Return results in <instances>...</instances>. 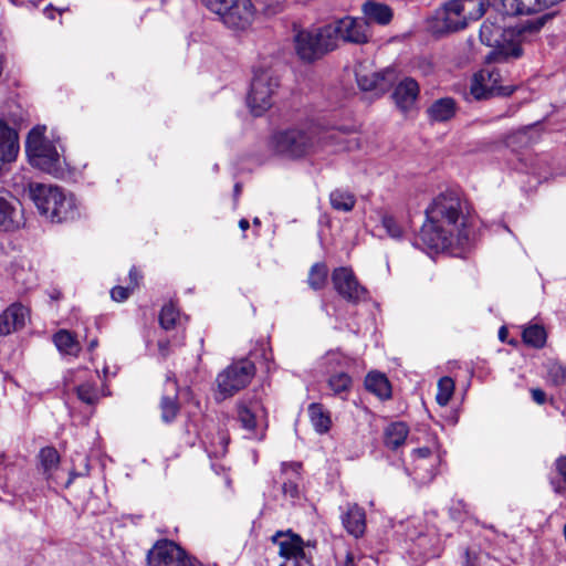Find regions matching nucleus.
<instances>
[{
  "instance_id": "f257e3e1",
  "label": "nucleus",
  "mask_w": 566,
  "mask_h": 566,
  "mask_svg": "<svg viewBox=\"0 0 566 566\" xmlns=\"http://www.w3.org/2000/svg\"><path fill=\"white\" fill-rule=\"evenodd\" d=\"M469 205L457 191L439 193L426 209L419 240L431 250H446L468 240Z\"/></svg>"
},
{
  "instance_id": "f03ea898",
  "label": "nucleus",
  "mask_w": 566,
  "mask_h": 566,
  "mask_svg": "<svg viewBox=\"0 0 566 566\" xmlns=\"http://www.w3.org/2000/svg\"><path fill=\"white\" fill-rule=\"evenodd\" d=\"M544 25V19L537 18L514 28L507 29L489 19L480 28V40L483 44L499 50L504 57H520L522 55L521 41L527 35L537 33Z\"/></svg>"
},
{
  "instance_id": "7ed1b4c3",
  "label": "nucleus",
  "mask_w": 566,
  "mask_h": 566,
  "mask_svg": "<svg viewBox=\"0 0 566 566\" xmlns=\"http://www.w3.org/2000/svg\"><path fill=\"white\" fill-rule=\"evenodd\" d=\"M30 198L39 212L53 222H62L76 216V200L53 185L33 182L29 185Z\"/></svg>"
},
{
  "instance_id": "20e7f679",
  "label": "nucleus",
  "mask_w": 566,
  "mask_h": 566,
  "mask_svg": "<svg viewBox=\"0 0 566 566\" xmlns=\"http://www.w3.org/2000/svg\"><path fill=\"white\" fill-rule=\"evenodd\" d=\"M45 126H36L30 130L25 140V151L32 166L51 175L61 168L60 155L52 142L45 138Z\"/></svg>"
},
{
  "instance_id": "39448f33",
  "label": "nucleus",
  "mask_w": 566,
  "mask_h": 566,
  "mask_svg": "<svg viewBox=\"0 0 566 566\" xmlns=\"http://www.w3.org/2000/svg\"><path fill=\"white\" fill-rule=\"evenodd\" d=\"M201 2L232 30H247L255 19L256 9L251 0H201Z\"/></svg>"
},
{
  "instance_id": "423d86ee",
  "label": "nucleus",
  "mask_w": 566,
  "mask_h": 566,
  "mask_svg": "<svg viewBox=\"0 0 566 566\" xmlns=\"http://www.w3.org/2000/svg\"><path fill=\"white\" fill-rule=\"evenodd\" d=\"M280 82L272 69L258 67L254 70L248 105L255 116L263 115L274 103Z\"/></svg>"
},
{
  "instance_id": "0eeeda50",
  "label": "nucleus",
  "mask_w": 566,
  "mask_h": 566,
  "mask_svg": "<svg viewBox=\"0 0 566 566\" xmlns=\"http://www.w3.org/2000/svg\"><path fill=\"white\" fill-rule=\"evenodd\" d=\"M326 38L334 42L336 49L339 41L353 44L368 43L371 38V30L368 22L363 18L344 17L334 23L326 25Z\"/></svg>"
},
{
  "instance_id": "6e6552de",
  "label": "nucleus",
  "mask_w": 566,
  "mask_h": 566,
  "mask_svg": "<svg viewBox=\"0 0 566 566\" xmlns=\"http://www.w3.org/2000/svg\"><path fill=\"white\" fill-rule=\"evenodd\" d=\"M327 28L301 30L294 36V50L304 62H314L326 53L335 50L334 42L326 38Z\"/></svg>"
},
{
  "instance_id": "1a4fd4ad",
  "label": "nucleus",
  "mask_w": 566,
  "mask_h": 566,
  "mask_svg": "<svg viewBox=\"0 0 566 566\" xmlns=\"http://www.w3.org/2000/svg\"><path fill=\"white\" fill-rule=\"evenodd\" d=\"M237 422L244 438L262 440L268 428L266 411L259 401H241L237 406Z\"/></svg>"
},
{
  "instance_id": "9d476101",
  "label": "nucleus",
  "mask_w": 566,
  "mask_h": 566,
  "mask_svg": "<svg viewBox=\"0 0 566 566\" xmlns=\"http://www.w3.org/2000/svg\"><path fill=\"white\" fill-rule=\"evenodd\" d=\"M271 147L277 154L296 158L308 154L314 148L313 136L301 129H287L275 133Z\"/></svg>"
},
{
  "instance_id": "9b49d317",
  "label": "nucleus",
  "mask_w": 566,
  "mask_h": 566,
  "mask_svg": "<svg viewBox=\"0 0 566 566\" xmlns=\"http://www.w3.org/2000/svg\"><path fill=\"white\" fill-rule=\"evenodd\" d=\"M255 374L254 364L242 359L228 366L217 377L219 392L223 398L231 397L247 387Z\"/></svg>"
},
{
  "instance_id": "f8f14e48",
  "label": "nucleus",
  "mask_w": 566,
  "mask_h": 566,
  "mask_svg": "<svg viewBox=\"0 0 566 566\" xmlns=\"http://www.w3.org/2000/svg\"><path fill=\"white\" fill-rule=\"evenodd\" d=\"M503 77L497 69H483L473 77L471 93L478 99L488 98L494 95H511L515 86L502 85Z\"/></svg>"
},
{
  "instance_id": "ddd939ff",
  "label": "nucleus",
  "mask_w": 566,
  "mask_h": 566,
  "mask_svg": "<svg viewBox=\"0 0 566 566\" xmlns=\"http://www.w3.org/2000/svg\"><path fill=\"white\" fill-rule=\"evenodd\" d=\"M189 555L175 542L158 541L147 554L148 566H185Z\"/></svg>"
},
{
  "instance_id": "4468645a",
  "label": "nucleus",
  "mask_w": 566,
  "mask_h": 566,
  "mask_svg": "<svg viewBox=\"0 0 566 566\" xmlns=\"http://www.w3.org/2000/svg\"><path fill=\"white\" fill-rule=\"evenodd\" d=\"M332 282L336 292L350 303L367 298V290L359 284L354 272L348 268H337L332 273Z\"/></svg>"
},
{
  "instance_id": "2eb2a0df",
  "label": "nucleus",
  "mask_w": 566,
  "mask_h": 566,
  "mask_svg": "<svg viewBox=\"0 0 566 566\" xmlns=\"http://www.w3.org/2000/svg\"><path fill=\"white\" fill-rule=\"evenodd\" d=\"M272 542L279 547V555L286 560H292L293 566H310V559L304 552L303 539L292 533L276 532L272 536Z\"/></svg>"
},
{
  "instance_id": "dca6fc26",
  "label": "nucleus",
  "mask_w": 566,
  "mask_h": 566,
  "mask_svg": "<svg viewBox=\"0 0 566 566\" xmlns=\"http://www.w3.org/2000/svg\"><path fill=\"white\" fill-rule=\"evenodd\" d=\"M356 81L361 91L374 92L376 96H379L391 87L394 72L390 70L376 72L368 70L365 65H359L356 69Z\"/></svg>"
},
{
  "instance_id": "f3484780",
  "label": "nucleus",
  "mask_w": 566,
  "mask_h": 566,
  "mask_svg": "<svg viewBox=\"0 0 566 566\" xmlns=\"http://www.w3.org/2000/svg\"><path fill=\"white\" fill-rule=\"evenodd\" d=\"M467 27L465 18L454 0L446 2L436 11L432 25L434 32H455Z\"/></svg>"
},
{
  "instance_id": "a211bd4d",
  "label": "nucleus",
  "mask_w": 566,
  "mask_h": 566,
  "mask_svg": "<svg viewBox=\"0 0 566 566\" xmlns=\"http://www.w3.org/2000/svg\"><path fill=\"white\" fill-rule=\"evenodd\" d=\"M20 150L19 134L4 119L0 118V174L18 158Z\"/></svg>"
},
{
  "instance_id": "6ab92c4d",
  "label": "nucleus",
  "mask_w": 566,
  "mask_h": 566,
  "mask_svg": "<svg viewBox=\"0 0 566 566\" xmlns=\"http://www.w3.org/2000/svg\"><path fill=\"white\" fill-rule=\"evenodd\" d=\"M23 224L20 202L0 188V229L12 231Z\"/></svg>"
},
{
  "instance_id": "aec40b11",
  "label": "nucleus",
  "mask_w": 566,
  "mask_h": 566,
  "mask_svg": "<svg viewBox=\"0 0 566 566\" xmlns=\"http://www.w3.org/2000/svg\"><path fill=\"white\" fill-rule=\"evenodd\" d=\"M70 376V379L66 378V384L73 382L75 385L74 390L76 391L77 398L87 405H95L102 394L93 380L94 375H88L87 369L83 368L71 371ZM97 375H95V377Z\"/></svg>"
},
{
  "instance_id": "412c9836",
  "label": "nucleus",
  "mask_w": 566,
  "mask_h": 566,
  "mask_svg": "<svg viewBox=\"0 0 566 566\" xmlns=\"http://www.w3.org/2000/svg\"><path fill=\"white\" fill-rule=\"evenodd\" d=\"M412 454L416 478L421 482L431 481L437 473L436 465L440 461L439 449L418 448L413 450Z\"/></svg>"
},
{
  "instance_id": "4be33fe9",
  "label": "nucleus",
  "mask_w": 566,
  "mask_h": 566,
  "mask_svg": "<svg viewBox=\"0 0 566 566\" xmlns=\"http://www.w3.org/2000/svg\"><path fill=\"white\" fill-rule=\"evenodd\" d=\"M178 389V382L174 375H167L165 392L161 396L159 405L161 419L166 423L172 422L179 412Z\"/></svg>"
},
{
  "instance_id": "5701e85b",
  "label": "nucleus",
  "mask_w": 566,
  "mask_h": 566,
  "mask_svg": "<svg viewBox=\"0 0 566 566\" xmlns=\"http://www.w3.org/2000/svg\"><path fill=\"white\" fill-rule=\"evenodd\" d=\"M29 318V310L20 303L11 304L0 315V336L22 328Z\"/></svg>"
},
{
  "instance_id": "b1692460",
  "label": "nucleus",
  "mask_w": 566,
  "mask_h": 566,
  "mask_svg": "<svg viewBox=\"0 0 566 566\" xmlns=\"http://www.w3.org/2000/svg\"><path fill=\"white\" fill-rule=\"evenodd\" d=\"M342 523L352 536L358 538L366 530V514L364 509L357 504H349L347 511L342 515Z\"/></svg>"
},
{
  "instance_id": "393cba45",
  "label": "nucleus",
  "mask_w": 566,
  "mask_h": 566,
  "mask_svg": "<svg viewBox=\"0 0 566 566\" xmlns=\"http://www.w3.org/2000/svg\"><path fill=\"white\" fill-rule=\"evenodd\" d=\"M418 94V83L412 78H405L396 86L392 97L400 109L408 111L415 104Z\"/></svg>"
},
{
  "instance_id": "a878e982",
  "label": "nucleus",
  "mask_w": 566,
  "mask_h": 566,
  "mask_svg": "<svg viewBox=\"0 0 566 566\" xmlns=\"http://www.w3.org/2000/svg\"><path fill=\"white\" fill-rule=\"evenodd\" d=\"M363 13L365 15V20L368 22H375L380 25L388 24L392 19L391 9L382 3L367 1L363 6Z\"/></svg>"
},
{
  "instance_id": "bb28decb",
  "label": "nucleus",
  "mask_w": 566,
  "mask_h": 566,
  "mask_svg": "<svg viewBox=\"0 0 566 566\" xmlns=\"http://www.w3.org/2000/svg\"><path fill=\"white\" fill-rule=\"evenodd\" d=\"M300 469L301 464L297 462L282 464V474L285 475L282 492L292 499L298 496Z\"/></svg>"
},
{
  "instance_id": "cd10ccee",
  "label": "nucleus",
  "mask_w": 566,
  "mask_h": 566,
  "mask_svg": "<svg viewBox=\"0 0 566 566\" xmlns=\"http://www.w3.org/2000/svg\"><path fill=\"white\" fill-rule=\"evenodd\" d=\"M310 421L314 430L319 433H326L332 427L331 413L322 403L313 402L307 408Z\"/></svg>"
},
{
  "instance_id": "c85d7f7f",
  "label": "nucleus",
  "mask_w": 566,
  "mask_h": 566,
  "mask_svg": "<svg viewBox=\"0 0 566 566\" xmlns=\"http://www.w3.org/2000/svg\"><path fill=\"white\" fill-rule=\"evenodd\" d=\"M455 102L450 97L434 101L427 113L433 122H447L455 115Z\"/></svg>"
},
{
  "instance_id": "c756f323",
  "label": "nucleus",
  "mask_w": 566,
  "mask_h": 566,
  "mask_svg": "<svg viewBox=\"0 0 566 566\" xmlns=\"http://www.w3.org/2000/svg\"><path fill=\"white\" fill-rule=\"evenodd\" d=\"M365 387L380 399L391 396V386L384 374L371 371L365 378Z\"/></svg>"
},
{
  "instance_id": "7c9ffc66",
  "label": "nucleus",
  "mask_w": 566,
  "mask_h": 566,
  "mask_svg": "<svg viewBox=\"0 0 566 566\" xmlns=\"http://www.w3.org/2000/svg\"><path fill=\"white\" fill-rule=\"evenodd\" d=\"M409 429L405 422H392L385 429V444L391 450L401 447L408 437Z\"/></svg>"
},
{
  "instance_id": "2f4dec72",
  "label": "nucleus",
  "mask_w": 566,
  "mask_h": 566,
  "mask_svg": "<svg viewBox=\"0 0 566 566\" xmlns=\"http://www.w3.org/2000/svg\"><path fill=\"white\" fill-rule=\"evenodd\" d=\"M53 342L56 348L66 355L77 356L81 350V345L76 340L75 336L66 329H61L55 333Z\"/></svg>"
},
{
  "instance_id": "473e14b6",
  "label": "nucleus",
  "mask_w": 566,
  "mask_h": 566,
  "mask_svg": "<svg viewBox=\"0 0 566 566\" xmlns=\"http://www.w3.org/2000/svg\"><path fill=\"white\" fill-rule=\"evenodd\" d=\"M465 18L467 24L479 20L485 12V0H454Z\"/></svg>"
},
{
  "instance_id": "72a5a7b5",
  "label": "nucleus",
  "mask_w": 566,
  "mask_h": 566,
  "mask_svg": "<svg viewBox=\"0 0 566 566\" xmlns=\"http://www.w3.org/2000/svg\"><path fill=\"white\" fill-rule=\"evenodd\" d=\"M329 201L335 210L349 212L355 207L356 198L348 191L336 189L331 192Z\"/></svg>"
},
{
  "instance_id": "f704fd0d",
  "label": "nucleus",
  "mask_w": 566,
  "mask_h": 566,
  "mask_svg": "<svg viewBox=\"0 0 566 566\" xmlns=\"http://www.w3.org/2000/svg\"><path fill=\"white\" fill-rule=\"evenodd\" d=\"M39 459L41 467L43 469V473L45 474L46 478H50L59 468V452L52 447H46L41 449L39 453Z\"/></svg>"
},
{
  "instance_id": "c9c22d12",
  "label": "nucleus",
  "mask_w": 566,
  "mask_h": 566,
  "mask_svg": "<svg viewBox=\"0 0 566 566\" xmlns=\"http://www.w3.org/2000/svg\"><path fill=\"white\" fill-rule=\"evenodd\" d=\"M546 338V332L541 325H531L523 331V340L535 348L544 347Z\"/></svg>"
},
{
  "instance_id": "e433bc0d",
  "label": "nucleus",
  "mask_w": 566,
  "mask_h": 566,
  "mask_svg": "<svg viewBox=\"0 0 566 566\" xmlns=\"http://www.w3.org/2000/svg\"><path fill=\"white\" fill-rule=\"evenodd\" d=\"M328 269L324 263H315L308 273V285L313 290H321L326 285Z\"/></svg>"
},
{
  "instance_id": "4c0bfd02",
  "label": "nucleus",
  "mask_w": 566,
  "mask_h": 566,
  "mask_svg": "<svg viewBox=\"0 0 566 566\" xmlns=\"http://www.w3.org/2000/svg\"><path fill=\"white\" fill-rule=\"evenodd\" d=\"M179 319V311L172 303L163 306L159 314V323L164 329L169 331L175 328Z\"/></svg>"
},
{
  "instance_id": "58836bf2",
  "label": "nucleus",
  "mask_w": 566,
  "mask_h": 566,
  "mask_svg": "<svg viewBox=\"0 0 566 566\" xmlns=\"http://www.w3.org/2000/svg\"><path fill=\"white\" fill-rule=\"evenodd\" d=\"M352 384V377L346 373H337L328 379V386L333 390L334 395L348 392Z\"/></svg>"
},
{
  "instance_id": "ea45409f",
  "label": "nucleus",
  "mask_w": 566,
  "mask_h": 566,
  "mask_svg": "<svg viewBox=\"0 0 566 566\" xmlns=\"http://www.w3.org/2000/svg\"><path fill=\"white\" fill-rule=\"evenodd\" d=\"M379 216L381 226L386 230L388 237L395 240L401 239L403 235V230L396 218L387 212H380Z\"/></svg>"
},
{
  "instance_id": "a19ab883",
  "label": "nucleus",
  "mask_w": 566,
  "mask_h": 566,
  "mask_svg": "<svg viewBox=\"0 0 566 566\" xmlns=\"http://www.w3.org/2000/svg\"><path fill=\"white\" fill-rule=\"evenodd\" d=\"M454 392V381L450 377H442L438 381L436 400L440 406H447Z\"/></svg>"
},
{
  "instance_id": "79ce46f5",
  "label": "nucleus",
  "mask_w": 566,
  "mask_h": 566,
  "mask_svg": "<svg viewBox=\"0 0 566 566\" xmlns=\"http://www.w3.org/2000/svg\"><path fill=\"white\" fill-rule=\"evenodd\" d=\"M548 381L554 386H560L566 381V367L557 361L548 364L547 367Z\"/></svg>"
},
{
  "instance_id": "37998d69",
  "label": "nucleus",
  "mask_w": 566,
  "mask_h": 566,
  "mask_svg": "<svg viewBox=\"0 0 566 566\" xmlns=\"http://www.w3.org/2000/svg\"><path fill=\"white\" fill-rule=\"evenodd\" d=\"M134 290L128 286H115L111 291V296L116 302H123L127 300Z\"/></svg>"
},
{
  "instance_id": "c03bdc74",
  "label": "nucleus",
  "mask_w": 566,
  "mask_h": 566,
  "mask_svg": "<svg viewBox=\"0 0 566 566\" xmlns=\"http://www.w3.org/2000/svg\"><path fill=\"white\" fill-rule=\"evenodd\" d=\"M218 443L219 446L218 447H214L211 452L216 455V457H220V455H223L226 452H227V446H228V438L224 433H218Z\"/></svg>"
},
{
  "instance_id": "a18cd8bd",
  "label": "nucleus",
  "mask_w": 566,
  "mask_h": 566,
  "mask_svg": "<svg viewBox=\"0 0 566 566\" xmlns=\"http://www.w3.org/2000/svg\"><path fill=\"white\" fill-rule=\"evenodd\" d=\"M142 279V275L140 273L135 269L133 268L130 271H129V286L133 289V290H136L138 286H139V280Z\"/></svg>"
},
{
  "instance_id": "49530a36",
  "label": "nucleus",
  "mask_w": 566,
  "mask_h": 566,
  "mask_svg": "<svg viewBox=\"0 0 566 566\" xmlns=\"http://www.w3.org/2000/svg\"><path fill=\"white\" fill-rule=\"evenodd\" d=\"M531 395H532L533 400L536 403H538V405L545 403L546 395H545V392L542 389L534 388V389L531 390Z\"/></svg>"
},
{
  "instance_id": "de8ad7c7",
  "label": "nucleus",
  "mask_w": 566,
  "mask_h": 566,
  "mask_svg": "<svg viewBox=\"0 0 566 566\" xmlns=\"http://www.w3.org/2000/svg\"><path fill=\"white\" fill-rule=\"evenodd\" d=\"M556 468L559 474L563 476L564 481L566 482V455L557 459Z\"/></svg>"
},
{
  "instance_id": "09e8293b",
  "label": "nucleus",
  "mask_w": 566,
  "mask_h": 566,
  "mask_svg": "<svg viewBox=\"0 0 566 566\" xmlns=\"http://www.w3.org/2000/svg\"><path fill=\"white\" fill-rule=\"evenodd\" d=\"M158 348L163 357H166L168 355L169 349V343L168 342H159Z\"/></svg>"
},
{
  "instance_id": "8fccbe9b",
  "label": "nucleus",
  "mask_w": 566,
  "mask_h": 566,
  "mask_svg": "<svg viewBox=\"0 0 566 566\" xmlns=\"http://www.w3.org/2000/svg\"><path fill=\"white\" fill-rule=\"evenodd\" d=\"M185 566H203V565L200 562H198L197 559L189 556Z\"/></svg>"
},
{
  "instance_id": "3c124183",
  "label": "nucleus",
  "mask_w": 566,
  "mask_h": 566,
  "mask_svg": "<svg viewBox=\"0 0 566 566\" xmlns=\"http://www.w3.org/2000/svg\"><path fill=\"white\" fill-rule=\"evenodd\" d=\"M239 227L242 231H247L250 227L249 221L247 219H241L239 221Z\"/></svg>"
},
{
  "instance_id": "603ef678",
  "label": "nucleus",
  "mask_w": 566,
  "mask_h": 566,
  "mask_svg": "<svg viewBox=\"0 0 566 566\" xmlns=\"http://www.w3.org/2000/svg\"><path fill=\"white\" fill-rule=\"evenodd\" d=\"M345 566H355L354 557L350 553H347L346 555Z\"/></svg>"
},
{
  "instance_id": "864d4df0",
  "label": "nucleus",
  "mask_w": 566,
  "mask_h": 566,
  "mask_svg": "<svg viewBox=\"0 0 566 566\" xmlns=\"http://www.w3.org/2000/svg\"><path fill=\"white\" fill-rule=\"evenodd\" d=\"M506 335H507V331H506V328H505V327H501V328H500V331H499V337H500V339H501V340H504V339H505V337H506Z\"/></svg>"
},
{
  "instance_id": "5fc2aeb1",
  "label": "nucleus",
  "mask_w": 566,
  "mask_h": 566,
  "mask_svg": "<svg viewBox=\"0 0 566 566\" xmlns=\"http://www.w3.org/2000/svg\"><path fill=\"white\" fill-rule=\"evenodd\" d=\"M96 345H97V340H96V339H93V340L90 343L88 348L92 350Z\"/></svg>"
},
{
  "instance_id": "6e6d98bb",
  "label": "nucleus",
  "mask_w": 566,
  "mask_h": 566,
  "mask_svg": "<svg viewBox=\"0 0 566 566\" xmlns=\"http://www.w3.org/2000/svg\"><path fill=\"white\" fill-rule=\"evenodd\" d=\"M253 224H255V226H260L261 224V221L259 220V218H254L253 219Z\"/></svg>"
},
{
  "instance_id": "4d7b16f0",
  "label": "nucleus",
  "mask_w": 566,
  "mask_h": 566,
  "mask_svg": "<svg viewBox=\"0 0 566 566\" xmlns=\"http://www.w3.org/2000/svg\"><path fill=\"white\" fill-rule=\"evenodd\" d=\"M234 190L237 193L240 191V186L238 184L235 185Z\"/></svg>"
},
{
  "instance_id": "13d9d810",
  "label": "nucleus",
  "mask_w": 566,
  "mask_h": 566,
  "mask_svg": "<svg viewBox=\"0 0 566 566\" xmlns=\"http://www.w3.org/2000/svg\"><path fill=\"white\" fill-rule=\"evenodd\" d=\"M280 566H289V560L285 559V562L282 563Z\"/></svg>"
},
{
  "instance_id": "bf43d9fd",
  "label": "nucleus",
  "mask_w": 566,
  "mask_h": 566,
  "mask_svg": "<svg viewBox=\"0 0 566 566\" xmlns=\"http://www.w3.org/2000/svg\"><path fill=\"white\" fill-rule=\"evenodd\" d=\"M4 455L3 454H0V463L2 462Z\"/></svg>"
}]
</instances>
